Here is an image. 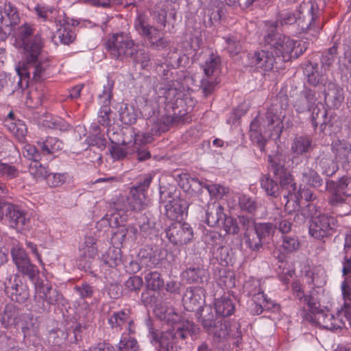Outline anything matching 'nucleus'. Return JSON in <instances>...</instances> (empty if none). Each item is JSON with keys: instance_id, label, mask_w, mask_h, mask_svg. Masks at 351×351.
I'll return each mask as SVG.
<instances>
[{"instance_id": "obj_1", "label": "nucleus", "mask_w": 351, "mask_h": 351, "mask_svg": "<svg viewBox=\"0 0 351 351\" xmlns=\"http://www.w3.org/2000/svg\"><path fill=\"white\" fill-rule=\"evenodd\" d=\"M33 31L31 25L25 23L19 28L14 42L15 47L21 50L24 55L22 65L16 67L21 87L28 86L32 80L41 81L48 75L50 64L49 58L42 53L43 38L37 34L32 40H27Z\"/></svg>"}, {"instance_id": "obj_2", "label": "nucleus", "mask_w": 351, "mask_h": 351, "mask_svg": "<svg viewBox=\"0 0 351 351\" xmlns=\"http://www.w3.org/2000/svg\"><path fill=\"white\" fill-rule=\"evenodd\" d=\"M154 311L156 316L167 322L169 326L162 332L149 327L148 337L158 351H178L180 348L179 339L195 334L197 328L194 324L181 319V316L173 308L162 304H156Z\"/></svg>"}, {"instance_id": "obj_3", "label": "nucleus", "mask_w": 351, "mask_h": 351, "mask_svg": "<svg viewBox=\"0 0 351 351\" xmlns=\"http://www.w3.org/2000/svg\"><path fill=\"white\" fill-rule=\"evenodd\" d=\"M280 99V104H273L267 109L265 117L258 114L250 124V138L262 152L268 139H278L282 132V120L285 116V110L288 106V98L285 96Z\"/></svg>"}, {"instance_id": "obj_4", "label": "nucleus", "mask_w": 351, "mask_h": 351, "mask_svg": "<svg viewBox=\"0 0 351 351\" xmlns=\"http://www.w3.org/2000/svg\"><path fill=\"white\" fill-rule=\"evenodd\" d=\"M321 10L316 1H303L295 12L283 11L275 22H267V26L276 28L279 26L292 25L297 23L303 32L317 38L322 29L319 18Z\"/></svg>"}, {"instance_id": "obj_5", "label": "nucleus", "mask_w": 351, "mask_h": 351, "mask_svg": "<svg viewBox=\"0 0 351 351\" xmlns=\"http://www.w3.org/2000/svg\"><path fill=\"white\" fill-rule=\"evenodd\" d=\"M146 205L145 191L140 188L132 187L128 197H121L113 203L111 213L103 217L99 223L110 227L121 226L132 211H141Z\"/></svg>"}, {"instance_id": "obj_6", "label": "nucleus", "mask_w": 351, "mask_h": 351, "mask_svg": "<svg viewBox=\"0 0 351 351\" xmlns=\"http://www.w3.org/2000/svg\"><path fill=\"white\" fill-rule=\"evenodd\" d=\"M276 160H280L279 156L270 158L269 162L274 173L280 176L282 189L287 190V193L283 195L285 210L289 213L299 210L300 199H304L306 202L312 201L315 198L314 195L311 189H302L301 186L297 190L292 176L285 171L283 163L281 162L277 163Z\"/></svg>"}, {"instance_id": "obj_7", "label": "nucleus", "mask_w": 351, "mask_h": 351, "mask_svg": "<svg viewBox=\"0 0 351 351\" xmlns=\"http://www.w3.org/2000/svg\"><path fill=\"white\" fill-rule=\"evenodd\" d=\"M342 295L344 300V308L339 311L336 316L328 311L319 310L316 302L308 300L307 304L310 310L315 313L316 319L319 326L330 330H337L346 326V322L342 318L344 315L345 319L348 322L351 327V282L348 285L345 280L341 286Z\"/></svg>"}, {"instance_id": "obj_8", "label": "nucleus", "mask_w": 351, "mask_h": 351, "mask_svg": "<svg viewBox=\"0 0 351 351\" xmlns=\"http://www.w3.org/2000/svg\"><path fill=\"white\" fill-rule=\"evenodd\" d=\"M265 41L276 58H280L284 62L290 60L293 57L297 58L307 48L306 42L298 43L289 36L274 33L272 30L265 37Z\"/></svg>"}, {"instance_id": "obj_9", "label": "nucleus", "mask_w": 351, "mask_h": 351, "mask_svg": "<svg viewBox=\"0 0 351 351\" xmlns=\"http://www.w3.org/2000/svg\"><path fill=\"white\" fill-rule=\"evenodd\" d=\"M173 118L169 114H164L160 109L154 110L152 114L147 118V124H152L151 128L152 133L149 132H138L134 133L130 131V136L132 139V145L134 146H143L149 143L153 140V134L165 132L167 130L169 125L173 122Z\"/></svg>"}, {"instance_id": "obj_10", "label": "nucleus", "mask_w": 351, "mask_h": 351, "mask_svg": "<svg viewBox=\"0 0 351 351\" xmlns=\"http://www.w3.org/2000/svg\"><path fill=\"white\" fill-rule=\"evenodd\" d=\"M135 29L144 36L152 48L162 50L167 47L169 42L164 37L163 33L157 27L148 23L147 16L144 13H138L134 23Z\"/></svg>"}, {"instance_id": "obj_11", "label": "nucleus", "mask_w": 351, "mask_h": 351, "mask_svg": "<svg viewBox=\"0 0 351 351\" xmlns=\"http://www.w3.org/2000/svg\"><path fill=\"white\" fill-rule=\"evenodd\" d=\"M339 227L337 219L332 215L322 214L313 217L309 225V234L317 239L331 237Z\"/></svg>"}, {"instance_id": "obj_12", "label": "nucleus", "mask_w": 351, "mask_h": 351, "mask_svg": "<svg viewBox=\"0 0 351 351\" xmlns=\"http://www.w3.org/2000/svg\"><path fill=\"white\" fill-rule=\"evenodd\" d=\"M110 55L117 59L133 56L135 51L133 41L124 34H114L110 36L106 43Z\"/></svg>"}, {"instance_id": "obj_13", "label": "nucleus", "mask_w": 351, "mask_h": 351, "mask_svg": "<svg viewBox=\"0 0 351 351\" xmlns=\"http://www.w3.org/2000/svg\"><path fill=\"white\" fill-rule=\"evenodd\" d=\"M160 204L165 209V215L171 220L182 219L186 213L188 205L184 199H181L176 193L160 191Z\"/></svg>"}, {"instance_id": "obj_14", "label": "nucleus", "mask_w": 351, "mask_h": 351, "mask_svg": "<svg viewBox=\"0 0 351 351\" xmlns=\"http://www.w3.org/2000/svg\"><path fill=\"white\" fill-rule=\"evenodd\" d=\"M175 82H171L156 89L158 95L157 105L158 108L164 106V109L174 110L178 106L180 96V88H178Z\"/></svg>"}, {"instance_id": "obj_15", "label": "nucleus", "mask_w": 351, "mask_h": 351, "mask_svg": "<svg viewBox=\"0 0 351 351\" xmlns=\"http://www.w3.org/2000/svg\"><path fill=\"white\" fill-rule=\"evenodd\" d=\"M330 193L329 201L332 205L343 203L346 198L351 197V176L341 177L337 182L327 183Z\"/></svg>"}, {"instance_id": "obj_16", "label": "nucleus", "mask_w": 351, "mask_h": 351, "mask_svg": "<svg viewBox=\"0 0 351 351\" xmlns=\"http://www.w3.org/2000/svg\"><path fill=\"white\" fill-rule=\"evenodd\" d=\"M247 57L250 66L265 74L273 69L276 56L265 44L263 49L249 53Z\"/></svg>"}, {"instance_id": "obj_17", "label": "nucleus", "mask_w": 351, "mask_h": 351, "mask_svg": "<svg viewBox=\"0 0 351 351\" xmlns=\"http://www.w3.org/2000/svg\"><path fill=\"white\" fill-rule=\"evenodd\" d=\"M1 212L4 214L3 219L8 221L11 227L26 229L30 226L27 213L17 205L5 203Z\"/></svg>"}, {"instance_id": "obj_18", "label": "nucleus", "mask_w": 351, "mask_h": 351, "mask_svg": "<svg viewBox=\"0 0 351 351\" xmlns=\"http://www.w3.org/2000/svg\"><path fill=\"white\" fill-rule=\"evenodd\" d=\"M35 300L39 304V308H45V302L48 304H56L60 302L62 295L56 289H52L47 281H37L35 282Z\"/></svg>"}, {"instance_id": "obj_19", "label": "nucleus", "mask_w": 351, "mask_h": 351, "mask_svg": "<svg viewBox=\"0 0 351 351\" xmlns=\"http://www.w3.org/2000/svg\"><path fill=\"white\" fill-rule=\"evenodd\" d=\"M12 260L18 269L24 274L34 280L38 274L39 270L37 267L33 265L25 251L20 245H16L11 250Z\"/></svg>"}, {"instance_id": "obj_20", "label": "nucleus", "mask_w": 351, "mask_h": 351, "mask_svg": "<svg viewBox=\"0 0 351 351\" xmlns=\"http://www.w3.org/2000/svg\"><path fill=\"white\" fill-rule=\"evenodd\" d=\"M166 237L175 245H183L192 240L193 232L189 224L178 221L166 230Z\"/></svg>"}, {"instance_id": "obj_21", "label": "nucleus", "mask_w": 351, "mask_h": 351, "mask_svg": "<svg viewBox=\"0 0 351 351\" xmlns=\"http://www.w3.org/2000/svg\"><path fill=\"white\" fill-rule=\"evenodd\" d=\"M5 290L12 300L19 303L25 302L29 298L27 286L16 275L10 276L6 279Z\"/></svg>"}, {"instance_id": "obj_22", "label": "nucleus", "mask_w": 351, "mask_h": 351, "mask_svg": "<svg viewBox=\"0 0 351 351\" xmlns=\"http://www.w3.org/2000/svg\"><path fill=\"white\" fill-rule=\"evenodd\" d=\"M107 134L112 143L109 151L114 160H119L125 158L127 156L135 153V148L132 147V141L123 139L121 143L114 138L115 132H111L109 128L107 130Z\"/></svg>"}, {"instance_id": "obj_23", "label": "nucleus", "mask_w": 351, "mask_h": 351, "mask_svg": "<svg viewBox=\"0 0 351 351\" xmlns=\"http://www.w3.org/2000/svg\"><path fill=\"white\" fill-rule=\"evenodd\" d=\"M277 156H279L280 160H276V162L279 163L280 162H281L283 163V165H285V158H284V156L282 154H276L274 156H269L268 161H269L270 158H274ZM269 164L270 171L271 172H274V171L272 170V168L271 167L270 162H269ZM273 173L276 176V180H280L279 175L277 176L274 173ZM279 182H280V180H279ZM260 182H261V188L263 189V190H264V191L268 196L273 197H278L280 195V189L282 191H287L286 189H282L280 183V186H279L278 184L276 182V181L274 180L273 178H271L269 176H267V175L263 176L261 178Z\"/></svg>"}, {"instance_id": "obj_24", "label": "nucleus", "mask_w": 351, "mask_h": 351, "mask_svg": "<svg viewBox=\"0 0 351 351\" xmlns=\"http://www.w3.org/2000/svg\"><path fill=\"white\" fill-rule=\"evenodd\" d=\"M20 21L16 8L10 3H6L3 10H0V32L10 34Z\"/></svg>"}, {"instance_id": "obj_25", "label": "nucleus", "mask_w": 351, "mask_h": 351, "mask_svg": "<svg viewBox=\"0 0 351 351\" xmlns=\"http://www.w3.org/2000/svg\"><path fill=\"white\" fill-rule=\"evenodd\" d=\"M204 302V290L200 287L187 288L182 298L183 306L188 311L200 308Z\"/></svg>"}, {"instance_id": "obj_26", "label": "nucleus", "mask_w": 351, "mask_h": 351, "mask_svg": "<svg viewBox=\"0 0 351 351\" xmlns=\"http://www.w3.org/2000/svg\"><path fill=\"white\" fill-rule=\"evenodd\" d=\"M3 124L20 143H25L27 132V126L23 121L16 119L12 112L7 115Z\"/></svg>"}, {"instance_id": "obj_27", "label": "nucleus", "mask_w": 351, "mask_h": 351, "mask_svg": "<svg viewBox=\"0 0 351 351\" xmlns=\"http://www.w3.org/2000/svg\"><path fill=\"white\" fill-rule=\"evenodd\" d=\"M181 179L186 180L189 184V187L198 185L202 188H205L209 195L215 198H222L229 192V189L223 185H221L219 184H204L203 182H201L196 178H191L189 180V176L186 174L183 175L181 177Z\"/></svg>"}, {"instance_id": "obj_28", "label": "nucleus", "mask_w": 351, "mask_h": 351, "mask_svg": "<svg viewBox=\"0 0 351 351\" xmlns=\"http://www.w3.org/2000/svg\"><path fill=\"white\" fill-rule=\"evenodd\" d=\"M326 105L330 108H338L344 99L343 88L333 82H328L324 90Z\"/></svg>"}, {"instance_id": "obj_29", "label": "nucleus", "mask_w": 351, "mask_h": 351, "mask_svg": "<svg viewBox=\"0 0 351 351\" xmlns=\"http://www.w3.org/2000/svg\"><path fill=\"white\" fill-rule=\"evenodd\" d=\"M108 324L112 328L121 329L123 326L130 333L134 332V326L132 319L130 317L128 311H121L114 313L108 319Z\"/></svg>"}, {"instance_id": "obj_30", "label": "nucleus", "mask_w": 351, "mask_h": 351, "mask_svg": "<svg viewBox=\"0 0 351 351\" xmlns=\"http://www.w3.org/2000/svg\"><path fill=\"white\" fill-rule=\"evenodd\" d=\"M226 213L223 207L217 202L210 204L206 212V221L209 226L215 227L221 226Z\"/></svg>"}, {"instance_id": "obj_31", "label": "nucleus", "mask_w": 351, "mask_h": 351, "mask_svg": "<svg viewBox=\"0 0 351 351\" xmlns=\"http://www.w3.org/2000/svg\"><path fill=\"white\" fill-rule=\"evenodd\" d=\"M176 16V9L171 2L167 1L156 5V10L154 12V17L162 27H165L167 19H171L175 20Z\"/></svg>"}, {"instance_id": "obj_32", "label": "nucleus", "mask_w": 351, "mask_h": 351, "mask_svg": "<svg viewBox=\"0 0 351 351\" xmlns=\"http://www.w3.org/2000/svg\"><path fill=\"white\" fill-rule=\"evenodd\" d=\"M316 101L315 91L311 89L306 90L295 100L293 106L298 113H302L307 110L311 111Z\"/></svg>"}, {"instance_id": "obj_33", "label": "nucleus", "mask_w": 351, "mask_h": 351, "mask_svg": "<svg viewBox=\"0 0 351 351\" xmlns=\"http://www.w3.org/2000/svg\"><path fill=\"white\" fill-rule=\"evenodd\" d=\"M332 152L338 164L344 167L351 162V145L346 141H339L332 144Z\"/></svg>"}, {"instance_id": "obj_34", "label": "nucleus", "mask_w": 351, "mask_h": 351, "mask_svg": "<svg viewBox=\"0 0 351 351\" xmlns=\"http://www.w3.org/2000/svg\"><path fill=\"white\" fill-rule=\"evenodd\" d=\"M139 256L142 266L152 268L160 263L165 254L161 249L151 250L149 253L145 250H141Z\"/></svg>"}, {"instance_id": "obj_35", "label": "nucleus", "mask_w": 351, "mask_h": 351, "mask_svg": "<svg viewBox=\"0 0 351 351\" xmlns=\"http://www.w3.org/2000/svg\"><path fill=\"white\" fill-rule=\"evenodd\" d=\"M312 139L307 136H297L291 143V150L296 155H304L313 150Z\"/></svg>"}, {"instance_id": "obj_36", "label": "nucleus", "mask_w": 351, "mask_h": 351, "mask_svg": "<svg viewBox=\"0 0 351 351\" xmlns=\"http://www.w3.org/2000/svg\"><path fill=\"white\" fill-rule=\"evenodd\" d=\"M243 292L252 298L256 297L258 300L261 298L263 301H266V296L261 287V281L258 278L250 277L247 280L243 285Z\"/></svg>"}, {"instance_id": "obj_37", "label": "nucleus", "mask_w": 351, "mask_h": 351, "mask_svg": "<svg viewBox=\"0 0 351 351\" xmlns=\"http://www.w3.org/2000/svg\"><path fill=\"white\" fill-rule=\"evenodd\" d=\"M215 309L217 316L226 317L234 313L235 306L231 299L221 297L215 300Z\"/></svg>"}, {"instance_id": "obj_38", "label": "nucleus", "mask_w": 351, "mask_h": 351, "mask_svg": "<svg viewBox=\"0 0 351 351\" xmlns=\"http://www.w3.org/2000/svg\"><path fill=\"white\" fill-rule=\"evenodd\" d=\"M34 11L38 17L43 21L55 22L58 23L60 21L57 19V14L59 12L51 6L38 4L35 6Z\"/></svg>"}, {"instance_id": "obj_39", "label": "nucleus", "mask_w": 351, "mask_h": 351, "mask_svg": "<svg viewBox=\"0 0 351 351\" xmlns=\"http://www.w3.org/2000/svg\"><path fill=\"white\" fill-rule=\"evenodd\" d=\"M57 25L61 26L58 30V35L61 43L64 45L71 43L75 39L76 36L73 26L69 25L67 20H64L62 23L60 20Z\"/></svg>"}, {"instance_id": "obj_40", "label": "nucleus", "mask_w": 351, "mask_h": 351, "mask_svg": "<svg viewBox=\"0 0 351 351\" xmlns=\"http://www.w3.org/2000/svg\"><path fill=\"white\" fill-rule=\"evenodd\" d=\"M97 239L93 236H86L80 244V251L86 258H94L97 254Z\"/></svg>"}, {"instance_id": "obj_41", "label": "nucleus", "mask_w": 351, "mask_h": 351, "mask_svg": "<svg viewBox=\"0 0 351 351\" xmlns=\"http://www.w3.org/2000/svg\"><path fill=\"white\" fill-rule=\"evenodd\" d=\"M18 314V311L13 304H7L1 315V321L2 324L6 328L12 325L19 326L20 322L17 317Z\"/></svg>"}, {"instance_id": "obj_42", "label": "nucleus", "mask_w": 351, "mask_h": 351, "mask_svg": "<svg viewBox=\"0 0 351 351\" xmlns=\"http://www.w3.org/2000/svg\"><path fill=\"white\" fill-rule=\"evenodd\" d=\"M182 278L189 282H203L207 280L208 272L206 269L200 267L188 268L182 273Z\"/></svg>"}, {"instance_id": "obj_43", "label": "nucleus", "mask_w": 351, "mask_h": 351, "mask_svg": "<svg viewBox=\"0 0 351 351\" xmlns=\"http://www.w3.org/2000/svg\"><path fill=\"white\" fill-rule=\"evenodd\" d=\"M103 263L110 267H115L122 262L121 250L119 247H110L106 254L101 256Z\"/></svg>"}, {"instance_id": "obj_44", "label": "nucleus", "mask_w": 351, "mask_h": 351, "mask_svg": "<svg viewBox=\"0 0 351 351\" xmlns=\"http://www.w3.org/2000/svg\"><path fill=\"white\" fill-rule=\"evenodd\" d=\"M119 118L125 125L134 124L137 119V112L132 106L122 104L119 108Z\"/></svg>"}, {"instance_id": "obj_45", "label": "nucleus", "mask_w": 351, "mask_h": 351, "mask_svg": "<svg viewBox=\"0 0 351 351\" xmlns=\"http://www.w3.org/2000/svg\"><path fill=\"white\" fill-rule=\"evenodd\" d=\"M304 74L306 75L308 82L316 86L324 80V76L317 71V65L309 63L306 64L304 70Z\"/></svg>"}, {"instance_id": "obj_46", "label": "nucleus", "mask_w": 351, "mask_h": 351, "mask_svg": "<svg viewBox=\"0 0 351 351\" xmlns=\"http://www.w3.org/2000/svg\"><path fill=\"white\" fill-rule=\"evenodd\" d=\"M315 106H312L311 121L315 127L319 124L323 125L326 123L327 112L321 103L315 104Z\"/></svg>"}, {"instance_id": "obj_47", "label": "nucleus", "mask_w": 351, "mask_h": 351, "mask_svg": "<svg viewBox=\"0 0 351 351\" xmlns=\"http://www.w3.org/2000/svg\"><path fill=\"white\" fill-rule=\"evenodd\" d=\"M302 175V182L308 186L317 187L322 184V178L312 168H305Z\"/></svg>"}, {"instance_id": "obj_48", "label": "nucleus", "mask_w": 351, "mask_h": 351, "mask_svg": "<svg viewBox=\"0 0 351 351\" xmlns=\"http://www.w3.org/2000/svg\"><path fill=\"white\" fill-rule=\"evenodd\" d=\"M147 288L153 291L160 289L164 286V280L160 273L150 271L145 276Z\"/></svg>"}, {"instance_id": "obj_49", "label": "nucleus", "mask_w": 351, "mask_h": 351, "mask_svg": "<svg viewBox=\"0 0 351 351\" xmlns=\"http://www.w3.org/2000/svg\"><path fill=\"white\" fill-rule=\"evenodd\" d=\"M223 6V2L219 0H213L209 3L206 9V12L209 16V19L212 23L220 20Z\"/></svg>"}, {"instance_id": "obj_50", "label": "nucleus", "mask_w": 351, "mask_h": 351, "mask_svg": "<svg viewBox=\"0 0 351 351\" xmlns=\"http://www.w3.org/2000/svg\"><path fill=\"white\" fill-rule=\"evenodd\" d=\"M19 173V169L14 165L0 162V178L10 180L17 178Z\"/></svg>"}, {"instance_id": "obj_51", "label": "nucleus", "mask_w": 351, "mask_h": 351, "mask_svg": "<svg viewBox=\"0 0 351 351\" xmlns=\"http://www.w3.org/2000/svg\"><path fill=\"white\" fill-rule=\"evenodd\" d=\"M252 302L254 307L252 308L251 311L254 314H261L264 308H274V310L278 309V305L276 304L274 301L267 299V298L266 301L265 302L261 298H260L258 300L256 297H254L252 299Z\"/></svg>"}, {"instance_id": "obj_52", "label": "nucleus", "mask_w": 351, "mask_h": 351, "mask_svg": "<svg viewBox=\"0 0 351 351\" xmlns=\"http://www.w3.org/2000/svg\"><path fill=\"white\" fill-rule=\"evenodd\" d=\"M254 229L256 236L261 241L271 238L275 232V227L271 223H256L254 226Z\"/></svg>"}, {"instance_id": "obj_53", "label": "nucleus", "mask_w": 351, "mask_h": 351, "mask_svg": "<svg viewBox=\"0 0 351 351\" xmlns=\"http://www.w3.org/2000/svg\"><path fill=\"white\" fill-rule=\"evenodd\" d=\"M220 63V59L218 56L210 54L206 60L203 66L204 74L207 77L217 76V71Z\"/></svg>"}, {"instance_id": "obj_54", "label": "nucleus", "mask_w": 351, "mask_h": 351, "mask_svg": "<svg viewBox=\"0 0 351 351\" xmlns=\"http://www.w3.org/2000/svg\"><path fill=\"white\" fill-rule=\"evenodd\" d=\"M238 199L239 207L244 211L254 213L258 208V204L256 201L246 194H239Z\"/></svg>"}, {"instance_id": "obj_55", "label": "nucleus", "mask_w": 351, "mask_h": 351, "mask_svg": "<svg viewBox=\"0 0 351 351\" xmlns=\"http://www.w3.org/2000/svg\"><path fill=\"white\" fill-rule=\"evenodd\" d=\"M132 333H123L119 343V351H137L138 345L136 340L130 336Z\"/></svg>"}, {"instance_id": "obj_56", "label": "nucleus", "mask_w": 351, "mask_h": 351, "mask_svg": "<svg viewBox=\"0 0 351 351\" xmlns=\"http://www.w3.org/2000/svg\"><path fill=\"white\" fill-rule=\"evenodd\" d=\"M42 151L45 154H53L63 147V143L56 137H48L41 143Z\"/></svg>"}, {"instance_id": "obj_57", "label": "nucleus", "mask_w": 351, "mask_h": 351, "mask_svg": "<svg viewBox=\"0 0 351 351\" xmlns=\"http://www.w3.org/2000/svg\"><path fill=\"white\" fill-rule=\"evenodd\" d=\"M319 166L322 170V173L327 176H332L338 169V162L330 158L319 159Z\"/></svg>"}, {"instance_id": "obj_58", "label": "nucleus", "mask_w": 351, "mask_h": 351, "mask_svg": "<svg viewBox=\"0 0 351 351\" xmlns=\"http://www.w3.org/2000/svg\"><path fill=\"white\" fill-rule=\"evenodd\" d=\"M300 246V243L297 237L292 236L283 237L282 249L283 253H292L295 252Z\"/></svg>"}, {"instance_id": "obj_59", "label": "nucleus", "mask_w": 351, "mask_h": 351, "mask_svg": "<svg viewBox=\"0 0 351 351\" xmlns=\"http://www.w3.org/2000/svg\"><path fill=\"white\" fill-rule=\"evenodd\" d=\"M226 49L231 56L236 55L241 50V44L237 36H229L224 38Z\"/></svg>"}, {"instance_id": "obj_60", "label": "nucleus", "mask_w": 351, "mask_h": 351, "mask_svg": "<svg viewBox=\"0 0 351 351\" xmlns=\"http://www.w3.org/2000/svg\"><path fill=\"white\" fill-rule=\"evenodd\" d=\"M69 176L65 173H49L47 176V183L51 187H58L64 184Z\"/></svg>"}, {"instance_id": "obj_61", "label": "nucleus", "mask_w": 351, "mask_h": 351, "mask_svg": "<svg viewBox=\"0 0 351 351\" xmlns=\"http://www.w3.org/2000/svg\"><path fill=\"white\" fill-rule=\"evenodd\" d=\"M221 225H223V229L227 234H238L240 230V227L237 219L228 217L226 215L224 219L221 221Z\"/></svg>"}, {"instance_id": "obj_62", "label": "nucleus", "mask_w": 351, "mask_h": 351, "mask_svg": "<svg viewBox=\"0 0 351 351\" xmlns=\"http://www.w3.org/2000/svg\"><path fill=\"white\" fill-rule=\"evenodd\" d=\"M113 88V84L108 81L107 84L104 86L103 91L99 95V104L101 106H110L112 98V92Z\"/></svg>"}, {"instance_id": "obj_63", "label": "nucleus", "mask_w": 351, "mask_h": 351, "mask_svg": "<svg viewBox=\"0 0 351 351\" xmlns=\"http://www.w3.org/2000/svg\"><path fill=\"white\" fill-rule=\"evenodd\" d=\"M97 130L98 128L95 126L94 128L95 134L89 135L86 138V141L88 145L95 146L99 149H102L106 147V140L103 136L97 133Z\"/></svg>"}, {"instance_id": "obj_64", "label": "nucleus", "mask_w": 351, "mask_h": 351, "mask_svg": "<svg viewBox=\"0 0 351 351\" xmlns=\"http://www.w3.org/2000/svg\"><path fill=\"white\" fill-rule=\"evenodd\" d=\"M29 172L33 177L37 180L47 179V176H48L46 167L39 163L38 160L30 164Z\"/></svg>"}]
</instances>
